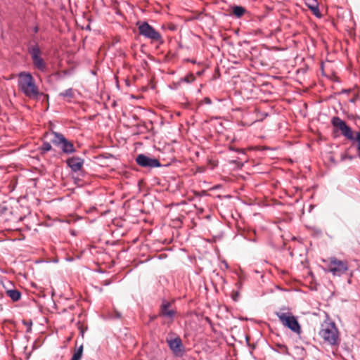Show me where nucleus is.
I'll use <instances>...</instances> for the list:
<instances>
[{"mask_svg": "<svg viewBox=\"0 0 360 360\" xmlns=\"http://www.w3.org/2000/svg\"><path fill=\"white\" fill-rule=\"evenodd\" d=\"M18 86L19 90L30 98H37L40 91L32 75L27 72H21L18 75Z\"/></svg>", "mask_w": 360, "mask_h": 360, "instance_id": "obj_1", "label": "nucleus"}, {"mask_svg": "<svg viewBox=\"0 0 360 360\" xmlns=\"http://www.w3.org/2000/svg\"><path fill=\"white\" fill-rule=\"evenodd\" d=\"M276 316L278 318L282 325L296 334L300 335L302 332L301 326L297 318L288 309H281L276 312Z\"/></svg>", "mask_w": 360, "mask_h": 360, "instance_id": "obj_2", "label": "nucleus"}, {"mask_svg": "<svg viewBox=\"0 0 360 360\" xmlns=\"http://www.w3.org/2000/svg\"><path fill=\"white\" fill-rule=\"evenodd\" d=\"M320 336L331 345L338 343L339 334L335 324L332 322L325 323L321 326Z\"/></svg>", "mask_w": 360, "mask_h": 360, "instance_id": "obj_3", "label": "nucleus"}, {"mask_svg": "<svg viewBox=\"0 0 360 360\" xmlns=\"http://www.w3.org/2000/svg\"><path fill=\"white\" fill-rule=\"evenodd\" d=\"M349 269L347 262L341 261L335 257L329 258V264H328V269L325 270L326 272H330L334 276H341L345 274Z\"/></svg>", "mask_w": 360, "mask_h": 360, "instance_id": "obj_4", "label": "nucleus"}, {"mask_svg": "<svg viewBox=\"0 0 360 360\" xmlns=\"http://www.w3.org/2000/svg\"><path fill=\"white\" fill-rule=\"evenodd\" d=\"M137 26L139 34L145 38L148 39L152 41H162V36L160 33L156 31L147 22H138Z\"/></svg>", "mask_w": 360, "mask_h": 360, "instance_id": "obj_5", "label": "nucleus"}, {"mask_svg": "<svg viewBox=\"0 0 360 360\" xmlns=\"http://www.w3.org/2000/svg\"><path fill=\"white\" fill-rule=\"evenodd\" d=\"M51 134L53 136L51 142L54 145L60 146L63 153H72L75 152L73 144L68 141L63 134L56 131H53Z\"/></svg>", "mask_w": 360, "mask_h": 360, "instance_id": "obj_6", "label": "nucleus"}, {"mask_svg": "<svg viewBox=\"0 0 360 360\" xmlns=\"http://www.w3.org/2000/svg\"><path fill=\"white\" fill-rule=\"evenodd\" d=\"M29 53L31 55L34 65L39 70L44 71L46 69V63L41 57V50L37 44L30 46Z\"/></svg>", "mask_w": 360, "mask_h": 360, "instance_id": "obj_7", "label": "nucleus"}, {"mask_svg": "<svg viewBox=\"0 0 360 360\" xmlns=\"http://www.w3.org/2000/svg\"><path fill=\"white\" fill-rule=\"evenodd\" d=\"M136 162L139 166L146 168H155L161 166L158 159L148 157L143 154L139 155L136 158Z\"/></svg>", "mask_w": 360, "mask_h": 360, "instance_id": "obj_8", "label": "nucleus"}, {"mask_svg": "<svg viewBox=\"0 0 360 360\" xmlns=\"http://www.w3.org/2000/svg\"><path fill=\"white\" fill-rule=\"evenodd\" d=\"M169 349L176 356H181L184 352V346L181 342L180 338L176 337L175 338L169 339L167 340Z\"/></svg>", "mask_w": 360, "mask_h": 360, "instance_id": "obj_9", "label": "nucleus"}, {"mask_svg": "<svg viewBox=\"0 0 360 360\" xmlns=\"http://www.w3.org/2000/svg\"><path fill=\"white\" fill-rule=\"evenodd\" d=\"M67 164L72 171L77 172L82 169L84 160L79 157H72L67 160Z\"/></svg>", "mask_w": 360, "mask_h": 360, "instance_id": "obj_10", "label": "nucleus"}, {"mask_svg": "<svg viewBox=\"0 0 360 360\" xmlns=\"http://www.w3.org/2000/svg\"><path fill=\"white\" fill-rule=\"evenodd\" d=\"M305 4L316 17L321 18L322 15L319 8L317 0H307Z\"/></svg>", "mask_w": 360, "mask_h": 360, "instance_id": "obj_11", "label": "nucleus"}, {"mask_svg": "<svg viewBox=\"0 0 360 360\" xmlns=\"http://www.w3.org/2000/svg\"><path fill=\"white\" fill-rule=\"evenodd\" d=\"M169 305L170 304L169 302L163 304V305L162 307V309H161V314L163 316H165V317L172 319L174 317L176 312L174 310L170 309L169 308Z\"/></svg>", "mask_w": 360, "mask_h": 360, "instance_id": "obj_12", "label": "nucleus"}, {"mask_svg": "<svg viewBox=\"0 0 360 360\" xmlns=\"http://www.w3.org/2000/svg\"><path fill=\"white\" fill-rule=\"evenodd\" d=\"M6 295L14 302L20 299L21 293L16 289L6 290Z\"/></svg>", "mask_w": 360, "mask_h": 360, "instance_id": "obj_13", "label": "nucleus"}, {"mask_svg": "<svg viewBox=\"0 0 360 360\" xmlns=\"http://www.w3.org/2000/svg\"><path fill=\"white\" fill-rule=\"evenodd\" d=\"M331 122L335 127L340 130H342L347 125L345 122L341 120L339 117H333Z\"/></svg>", "mask_w": 360, "mask_h": 360, "instance_id": "obj_14", "label": "nucleus"}, {"mask_svg": "<svg viewBox=\"0 0 360 360\" xmlns=\"http://www.w3.org/2000/svg\"><path fill=\"white\" fill-rule=\"evenodd\" d=\"M342 135L349 140L354 139L352 129L346 125L342 130H340Z\"/></svg>", "mask_w": 360, "mask_h": 360, "instance_id": "obj_15", "label": "nucleus"}, {"mask_svg": "<svg viewBox=\"0 0 360 360\" xmlns=\"http://www.w3.org/2000/svg\"><path fill=\"white\" fill-rule=\"evenodd\" d=\"M245 12V9L240 6L233 7V13L237 18H240Z\"/></svg>", "mask_w": 360, "mask_h": 360, "instance_id": "obj_16", "label": "nucleus"}, {"mask_svg": "<svg viewBox=\"0 0 360 360\" xmlns=\"http://www.w3.org/2000/svg\"><path fill=\"white\" fill-rule=\"evenodd\" d=\"M83 346L81 345L73 354L71 360H79L82 356Z\"/></svg>", "mask_w": 360, "mask_h": 360, "instance_id": "obj_17", "label": "nucleus"}, {"mask_svg": "<svg viewBox=\"0 0 360 360\" xmlns=\"http://www.w3.org/2000/svg\"><path fill=\"white\" fill-rule=\"evenodd\" d=\"M60 96L62 97H67L69 98H71L73 97V90L72 89L70 88L64 91L63 92L60 93Z\"/></svg>", "mask_w": 360, "mask_h": 360, "instance_id": "obj_18", "label": "nucleus"}, {"mask_svg": "<svg viewBox=\"0 0 360 360\" xmlns=\"http://www.w3.org/2000/svg\"><path fill=\"white\" fill-rule=\"evenodd\" d=\"M195 77L193 74L188 75L187 76L181 79V82H184L186 83H191L195 80Z\"/></svg>", "mask_w": 360, "mask_h": 360, "instance_id": "obj_19", "label": "nucleus"}, {"mask_svg": "<svg viewBox=\"0 0 360 360\" xmlns=\"http://www.w3.org/2000/svg\"><path fill=\"white\" fill-rule=\"evenodd\" d=\"M278 352L283 354H289L288 349L285 345H278Z\"/></svg>", "mask_w": 360, "mask_h": 360, "instance_id": "obj_20", "label": "nucleus"}, {"mask_svg": "<svg viewBox=\"0 0 360 360\" xmlns=\"http://www.w3.org/2000/svg\"><path fill=\"white\" fill-rule=\"evenodd\" d=\"M51 149V145L49 142H44L41 146V150L43 153H46Z\"/></svg>", "mask_w": 360, "mask_h": 360, "instance_id": "obj_21", "label": "nucleus"}, {"mask_svg": "<svg viewBox=\"0 0 360 360\" xmlns=\"http://www.w3.org/2000/svg\"><path fill=\"white\" fill-rule=\"evenodd\" d=\"M355 139L358 142L357 150H358V153H359V156L360 157V132H356V133Z\"/></svg>", "mask_w": 360, "mask_h": 360, "instance_id": "obj_22", "label": "nucleus"}, {"mask_svg": "<svg viewBox=\"0 0 360 360\" xmlns=\"http://www.w3.org/2000/svg\"><path fill=\"white\" fill-rule=\"evenodd\" d=\"M24 324L27 327V333H30L31 332V330H32V323L31 321H23Z\"/></svg>", "mask_w": 360, "mask_h": 360, "instance_id": "obj_23", "label": "nucleus"}, {"mask_svg": "<svg viewBox=\"0 0 360 360\" xmlns=\"http://www.w3.org/2000/svg\"><path fill=\"white\" fill-rule=\"evenodd\" d=\"M203 102L205 103V104H207V105H210L212 103V101H211V99L209 98H205L203 99Z\"/></svg>", "mask_w": 360, "mask_h": 360, "instance_id": "obj_24", "label": "nucleus"}, {"mask_svg": "<svg viewBox=\"0 0 360 360\" xmlns=\"http://www.w3.org/2000/svg\"><path fill=\"white\" fill-rule=\"evenodd\" d=\"M115 317L116 318H120L121 317V314L117 312V311H116L115 312Z\"/></svg>", "mask_w": 360, "mask_h": 360, "instance_id": "obj_25", "label": "nucleus"}, {"mask_svg": "<svg viewBox=\"0 0 360 360\" xmlns=\"http://www.w3.org/2000/svg\"><path fill=\"white\" fill-rule=\"evenodd\" d=\"M346 158H347L346 156H345V155H342V157H341V160H344Z\"/></svg>", "mask_w": 360, "mask_h": 360, "instance_id": "obj_26", "label": "nucleus"}, {"mask_svg": "<svg viewBox=\"0 0 360 360\" xmlns=\"http://www.w3.org/2000/svg\"><path fill=\"white\" fill-rule=\"evenodd\" d=\"M34 31H35V32H37L38 31V27H35Z\"/></svg>", "mask_w": 360, "mask_h": 360, "instance_id": "obj_27", "label": "nucleus"}, {"mask_svg": "<svg viewBox=\"0 0 360 360\" xmlns=\"http://www.w3.org/2000/svg\"><path fill=\"white\" fill-rule=\"evenodd\" d=\"M224 265H225L226 268H228V264H227V263L224 262Z\"/></svg>", "mask_w": 360, "mask_h": 360, "instance_id": "obj_28", "label": "nucleus"}, {"mask_svg": "<svg viewBox=\"0 0 360 360\" xmlns=\"http://www.w3.org/2000/svg\"><path fill=\"white\" fill-rule=\"evenodd\" d=\"M348 158H349V160H352V157H350V156H349V157H348Z\"/></svg>", "mask_w": 360, "mask_h": 360, "instance_id": "obj_29", "label": "nucleus"}]
</instances>
